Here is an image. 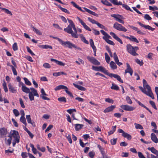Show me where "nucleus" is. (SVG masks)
Here are the masks:
<instances>
[{
    "mask_svg": "<svg viewBox=\"0 0 158 158\" xmlns=\"http://www.w3.org/2000/svg\"><path fill=\"white\" fill-rule=\"evenodd\" d=\"M22 91L27 94H29L28 96L31 101L34 100V96H36L38 98L39 97L37 91L33 87L30 89L27 87L25 85L22 87Z\"/></svg>",
    "mask_w": 158,
    "mask_h": 158,
    "instance_id": "obj_1",
    "label": "nucleus"
},
{
    "mask_svg": "<svg viewBox=\"0 0 158 158\" xmlns=\"http://www.w3.org/2000/svg\"><path fill=\"white\" fill-rule=\"evenodd\" d=\"M92 69L93 70L96 71H100L102 72L107 75H108L110 77H114L118 81L122 83L123 82V81L121 79L120 77L117 74L113 73H108V71L103 67L100 66H93Z\"/></svg>",
    "mask_w": 158,
    "mask_h": 158,
    "instance_id": "obj_2",
    "label": "nucleus"
},
{
    "mask_svg": "<svg viewBox=\"0 0 158 158\" xmlns=\"http://www.w3.org/2000/svg\"><path fill=\"white\" fill-rule=\"evenodd\" d=\"M143 87L145 89H147L148 91L147 92L146 90L144 89L142 86H139V88L143 93L151 97L152 99H154V97L153 96V94L152 92L151 87L148 84L146 81L144 79H143Z\"/></svg>",
    "mask_w": 158,
    "mask_h": 158,
    "instance_id": "obj_3",
    "label": "nucleus"
},
{
    "mask_svg": "<svg viewBox=\"0 0 158 158\" xmlns=\"http://www.w3.org/2000/svg\"><path fill=\"white\" fill-rule=\"evenodd\" d=\"M64 30L66 32L71 34L73 38H77L78 37L79 35L75 26L74 28L73 26L69 25L66 28L64 29Z\"/></svg>",
    "mask_w": 158,
    "mask_h": 158,
    "instance_id": "obj_4",
    "label": "nucleus"
},
{
    "mask_svg": "<svg viewBox=\"0 0 158 158\" xmlns=\"http://www.w3.org/2000/svg\"><path fill=\"white\" fill-rule=\"evenodd\" d=\"M127 51L128 52L133 56L138 55L136 51L139 50V48L137 46L133 47L130 44H127L126 45Z\"/></svg>",
    "mask_w": 158,
    "mask_h": 158,
    "instance_id": "obj_5",
    "label": "nucleus"
},
{
    "mask_svg": "<svg viewBox=\"0 0 158 158\" xmlns=\"http://www.w3.org/2000/svg\"><path fill=\"white\" fill-rule=\"evenodd\" d=\"M9 135L12 139H14L13 140H16V141H19V140L20 137L17 131L11 130Z\"/></svg>",
    "mask_w": 158,
    "mask_h": 158,
    "instance_id": "obj_6",
    "label": "nucleus"
},
{
    "mask_svg": "<svg viewBox=\"0 0 158 158\" xmlns=\"http://www.w3.org/2000/svg\"><path fill=\"white\" fill-rule=\"evenodd\" d=\"M113 27L119 31H121L125 32L127 31V30L121 24L117 22L114 23L113 25Z\"/></svg>",
    "mask_w": 158,
    "mask_h": 158,
    "instance_id": "obj_7",
    "label": "nucleus"
},
{
    "mask_svg": "<svg viewBox=\"0 0 158 158\" xmlns=\"http://www.w3.org/2000/svg\"><path fill=\"white\" fill-rule=\"evenodd\" d=\"M60 44L64 47H67L70 49H72L74 46V44L69 41L64 42L63 41V40H62Z\"/></svg>",
    "mask_w": 158,
    "mask_h": 158,
    "instance_id": "obj_8",
    "label": "nucleus"
},
{
    "mask_svg": "<svg viewBox=\"0 0 158 158\" xmlns=\"http://www.w3.org/2000/svg\"><path fill=\"white\" fill-rule=\"evenodd\" d=\"M87 59L91 63L96 65H99L100 63L96 58L93 57L87 56Z\"/></svg>",
    "mask_w": 158,
    "mask_h": 158,
    "instance_id": "obj_9",
    "label": "nucleus"
},
{
    "mask_svg": "<svg viewBox=\"0 0 158 158\" xmlns=\"http://www.w3.org/2000/svg\"><path fill=\"white\" fill-rule=\"evenodd\" d=\"M111 16L115 19L119 23L124 24V21L121 19H123V16L119 15L112 14L111 15Z\"/></svg>",
    "mask_w": 158,
    "mask_h": 158,
    "instance_id": "obj_10",
    "label": "nucleus"
},
{
    "mask_svg": "<svg viewBox=\"0 0 158 158\" xmlns=\"http://www.w3.org/2000/svg\"><path fill=\"white\" fill-rule=\"evenodd\" d=\"M11 63L14 65V66L12 65H9L8 64H7V65L11 67L14 75L16 76L17 75V73L15 68H17L16 64L15 62L13 60H11Z\"/></svg>",
    "mask_w": 158,
    "mask_h": 158,
    "instance_id": "obj_11",
    "label": "nucleus"
},
{
    "mask_svg": "<svg viewBox=\"0 0 158 158\" xmlns=\"http://www.w3.org/2000/svg\"><path fill=\"white\" fill-rule=\"evenodd\" d=\"M120 107L123 110L128 111H132L135 109V107L128 105H122Z\"/></svg>",
    "mask_w": 158,
    "mask_h": 158,
    "instance_id": "obj_12",
    "label": "nucleus"
},
{
    "mask_svg": "<svg viewBox=\"0 0 158 158\" xmlns=\"http://www.w3.org/2000/svg\"><path fill=\"white\" fill-rule=\"evenodd\" d=\"M7 133V129L5 127H3L0 128V137L1 138H3L4 137H6Z\"/></svg>",
    "mask_w": 158,
    "mask_h": 158,
    "instance_id": "obj_13",
    "label": "nucleus"
},
{
    "mask_svg": "<svg viewBox=\"0 0 158 158\" xmlns=\"http://www.w3.org/2000/svg\"><path fill=\"white\" fill-rule=\"evenodd\" d=\"M77 19L85 29L89 31H91L90 28L81 19L78 17H77Z\"/></svg>",
    "mask_w": 158,
    "mask_h": 158,
    "instance_id": "obj_14",
    "label": "nucleus"
},
{
    "mask_svg": "<svg viewBox=\"0 0 158 158\" xmlns=\"http://www.w3.org/2000/svg\"><path fill=\"white\" fill-rule=\"evenodd\" d=\"M126 65L127 69L125 70V74L127 73H129L130 75L131 76L133 73V70L128 63H126Z\"/></svg>",
    "mask_w": 158,
    "mask_h": 158,
    "instance_id": "obj_15",
    "label": "nucleus"
},
{
    "mask_svg": "<svg viewBox=\"0 0 158 158\" xmlns=\"http://www.w3.org/2000/svg\"><path fill=\"white\" fill-rule=\"evenodd\" d=\"M41 94L40 95V97L42 98L43 99L47 100H50V98L45 96H47V94L45 93L43 88L41 89Z\"/></svg>",
    "mask_w": 158,
    "mask_h": 158,
    "instance_id": "obj_16",
    "label": "nucleus"
},
{
    "mask_svg": "<svg viewBox=\"0 0 158 158\" xmlns=\"http://www.w3.org/2000/svg\"><path fill=\"white\" fill-rule=\"evenodd\" d=\"M137 23L141 27H143L145 29H148L152 31H153L155 29V28L152 27L149 25H145L144 24L141 23V22H138Z\"/></svg>",
    "mask_w": 158,
    "mask_h": 158,
    "instance_id": "obj_17",
    "label": "nucleus"
},
{
    "mask_svg": "<svg viewBox=\"0 0 158 158\" xmlns=\"http://www.w3.org/2000/svg\"><path fill=\"white\" fill-rule=\"evenodd\" d=\"M110 35H111L114 39L119 42L121 44H123V42L121 39L119 38L114 33L112 32H110Z\"/></svg>",
    "mask_w": 158,
    "mask_h": 158,
    "instance_id": "obj_18",
    "label": "nucleus"
},
{
    "mask_svg": "<svg viewBox=\"0 0 158 158\" xmlns=\"http://www.w3.org/2000/svg\"><path fill=\"white\" fill-rule=\"evenodd\" d=\"M125 38L131 41L135 42L137 43H139V41L136 39V38L133 35H130V37L126 36H125Z\"/></svg>",
    "mask_w": 158,
    "mask_h": 158,
    "instance_id": "obj_19",
    "label": "nucleus"
},
{
    "mask_svg": "<svg viewBox=\"0 0 158 158\" xmlns=\"http://www.w3.org/2000/svg\"><path fill=\"white\" fill-rule=\"evenodd\" d=\"M9 91L11 93H16L17 92V90L15 87H13L10 83L8 85Z\"/></svg>",
    "mask_w": 158,
    "mask_h": 158,
    "instance_id": "obj_20",
    "label": "nucleus"
},
{
    "mask_svg": "<svg viewBox=\"0 0 158 158\" xmlns=\"http://www.w3.org/2000/svg\"><path fill=\"white\" fill-rule=\"evenodd\" d=\"M116 107L115 105H111L110 106L106 108L104 110L103 112L106 113L112 111Z\"/></svg>",
    "mask_w": 158,
    "mask_h": 158,
    "instance_id": "obj_21",
    "label": "nucleus"
},
{
    "mask_svg": "<svg viewBox=\"0 0 158 158\" xmlns=\"http://www.w3.org/2000/svg\"><path fill=\"white\" fill-rule=\"evenodd\" d=\"M151 140L155 143H158V139L154 133H152L151 135Z\"/></svg>",
    "mask_w": 158,
    "mask_h": 158,
    "instance_id": "obj_22",
    "label": "nucleus"
},
{
    "mask_svg": "<svg viewBox=\"0 0 158 158\" xmlns=\"http://www.w3.org/2000/svg\"><path fill=\"white\" fill-rule=\"evenodd\" d=\"M50 60L51 61L54 62L56 64L59 65L64 66L65 64L61 61H59L56 59L51 58Z\"/></svg>",
    "mask_w": 158,
    "mask_h": 158,
    "instance_id": "obj_23",
    "label": "nucleus"
},
{
    "mask_svg": "<svg viewBox=\"0 0 158 158\" xmlns=\"http://www.w3.org/2000/svg\"><path fill=\"white\" fill-rule=\"evenodd\" d=\"M148 150L150 151L153 153L158 156V151L156 150L154 147H149L148 148Z\"/></svg>",
    "mask_w": 158,
    "mask_h": 158,
    "instance_id": "obj_24",
    "label": "nucleus"
},
{
    "mask_svg": "<svg viewBox=\"0 0 158 158\" xmlns=\"http://www.w3.org/2000/svg\"><path fill=\"white\" fill-rule=\"evenodd\" d=\"M135 101L138 103V104L140 106L143 107L145 108L147 110H148L150 114H152V112L146 106H145L142 103L140 102L138 100L136 99L135 100Z\"/></svg>",
    "mask_w": 158,
    "mask_h": 158,
    "instance_id": "obj_25",
    "label": "nucleus"
},
{
    "mask_svg": "<svg viewBox=\"0 0 158 158\" xmlns=\"http://www.w3.org/2000/svg\"><path fill=\"white\" fill-rule=\"evenodd\" d=\"M68 88L65 86L63 85H60L57 86L55 88V91H57L61 89H64L65 90L66 89Z\"/></svg>",
    "mask_w": 158,
    "mask_h": 158,
    "instance_id": "obj_26",
    "label": "nucleus"
},
{
    "mask_svg": "<svg viewBox=\"0 0 158 158\" xmlns=\"http://www.w3.org/2000/svg\"><path fill=\"white\" fill-rule=\"evenodd\" d=\"M73 85L76 88L81 91H85L86 89V88H85L84 87L82 86L77 85L74 83H73Z\"/></svg>",
    "mask_w": 158,
    "mask_h": 158,
    "instance_id": "obj_27",
    "label": "nucleus"
},
{
    "mask_svg": "<svg viewBox=\"0 0 158 158\" xmlns=\"http://www.w3.org/2000/svg\"><path fill=\"white\" fill-rule=\"evenodd\" d=\"M83 9L89 14H91V15H92L94 16H98V15L97 14H96L94 12L90 10H89L85 7H84Z\"/></svg>",
    "mask_w": 158,
    "mask_h": 158,
    "instance_id": "obj_28",
    "label": "nucleus"
},
{
    "mask_svg": "<svg viewBox=\"0 0 158 158\" xmlns=\"http://www.w3.org/2000/svg\"><path fill=\"white\" fill-rule=\"evenodd\" d=\"M75 129L76 131H78L80 130L83 127V124H75Z\"/></svg>",
    "mask_w": 158,
    "mask_h": 158,
    "instance_id": "obj_29",
    "label": "nucleus"
},
{
    "mask_svg": "<svg viewBox=\"0 0 158 158\" xmlns=\"http://www.w3.org/2000/svg\"><path fill=\"white\" fill-rule=\"evenodd\" d=\"M110 65L112 69L114 70L117 68V66L115 63L113 61H111L110 63Z\"/></svg>",
    "mask_w": 158,
    "mask_h": 158,
    "instance_id": "obj_30",
    "label": "nucleus"
},
{
    "mask_svg": "<svg viewBox=\"0 0 158 158\" xmlns=\"http://www.w3.org/2000/svg\"><path fill=\"white\" fill-rule=\"evenodd\" d=\"M31 27L33 31L35 32L37 34L39 35H42V33L39 30L35 27L32 25H31Z\"/></svg>",
    "mask_w": 158,
    "mask_h": 158,
    "instance_id": "obj_31",
    "label": "nucleus"
},
{
    "mask_svg": "<svg viewBox=\"0 0 158 158\" xmlns=\"http://www.w3.org/2000/svg\"><path fill=\"white\" fill-rule=\"evenodd\" d=\"M8 137H9V138L7 140V139L6 137L5 139V140L6 141V144L8 146H10L11 143L12 138L9 135Z\"/></svg>",
    "mask_w": 158,
    "mask_h": 158,
    "instance_id": "obj_32",
    "label": "nucleus"
},
{
    "mask_svg": "<svg viewBox=\"0 0 158 158\" xmlns=\"http://www.w3.org/2000/svg\"><path fill=\"white\" fill-rule=\"evenodd\" d=\"M100 32L104 35V36H103L102 38L106 41V39H107V37L108 35V34L106 32L102 30H100Z\"/></svg>",
    "mask_w": 158,
    "mask_h": 158,
    "instance_id": "obj_33",
    "label": "nucleus"
},
{
    "mask_svg": "<svg viewBox=\"0 0 158 158\" xmlns=\"http://www.w3.org/2000/svg\"><path fill=\"white\" fill-rule=\"evenodd\" d=\"M122 136L124 138H126L128 140H130L131 138V135L126 132H125L124 134H122Z\"/></svg>",
    "mask_w": 158,
    "mask_h": 158,
    "instance_id": "obj_34",
    "label": "nucleus"
},
{
    "mask_svg": "<svg viewBox=\"0 0 158 158\" xmlns=\"http://www.w3.org/2000/svg\"><path fill=\"white\" fill-rule=\"evenodd\" d=\"M109 1L114 5H122V2L119 1L118 2L117 0H109Z\"/></svg>",
    "mask_w": 158,
    "mask_h": 158,
    "instance_id": "obj_35",
    "label": "nucleus"
},
{
    "mask_svg": "<svg viewBox=\"0 0 158 158\" xmlns=\"http://www.w3.org/2000/svg\"><path fill=\"white\" fill-rule=\"evenodd\" d=\"M71 3L72 4L73 6L76 8L77 9L79 10H80L82 12H84L85 11L82 10L81 7H80L78 5H77L75 2H72Z\"/></svg>",
    "mask_w": 158,
    "mask_h": 158,
    "instance_id": "obj_36",
    "label": "nucleus"
},
{
    "mask_svg": "<svg viewBox=\"0 0 158 158\" xmlns=\"http://www.w3.org/2000/svg\"><path fill=\"white\" fill-rule=\"evenodd\" d=\"M39 47L42 48L43 49H48L50 48L51 49H52V46L47 45H40Z\"/></svg>",
    "mask_w": 158,
    "mask_h": 158,
    "instance_id": "obj_37",
    "label": "nucleus"
},
{
    "mask_svg": "<svg viewBox=\"0 0 158 158\" xmlns=\"http://www.w3.org/2000/svg\"><path fill=\"white\" fill-rule=\"evenodd\" d=\"M61 74H64L65 75H66V74L64 72H60L53 73V75L55 77H58V76H60Z\"/></svg>",
    "mask_w": 158,
    "mask_h": 158,
    "instance_id": "obj_38",
    "label": "nucleus"
},
{
    "mask_svg": "<svg viewBox=\"0 0 158 158\" xmlns=\"http://www.w3.org/2000/svg\"><path fill=\"white\" fill-rule=\"evenodd\" d=\"M112 85L111 87V89L116 90H118L119 89V88L117 85L114 84V83H112Z\"/></svg>",
    "mask_w": 158,
    "mask_h": 158,
    "instance_id": "obj_39",
    "label": "nucleus"
},
{
    "mask_svg": "<svg viewBox=\"0 0 158 158\" xmlns=\"http://www.w3.org/2000/svg\"><path fill=\"white\" fill-rule=\"evenodd\" d=\"M21 122L23 123L25 126H27V124L26 119L24 117H21L20 118Z\"/></svg>",
    "mask_w": 158,
    "mask_h": 158,
    "instance_id": "obj_40",
    "label": "nucleus"
},
{
    "mask_svg": "<svg viewBox=\"0 0 158 158\" xmlns=\"http://www.w3.org/2000/svg\"><path fill=\"white\" fill-rule=\"evenodd\" d=\"M101 2L103 4L107 6H112V4L111 3H110L106 0H105L104 1L102 0L101 1Z\"/></svg>",
    "mask_w": 158,
    "mask_h": 158,
    "instance_id": "obj_41",
    "label": "nucleus"
},
{
    "mask_svg": "<svg viewBox=\"0 0 158 158\" xmlns=\"http://www.w3.org/2000/svg\"><path fill=\"white\" fill-rule=\"evenodd\" d=\"M105 58L106 62L107 63H109L110 61V58L108 56V54L106 52L105 53Z\"/></svg>",
    "mask_w": 158,
    "mask_h": 158,
    "instance_id": "obj_42",
    "label": "nucleus"
},
{
    "mask_svg": "<svg viewBox=\"0 0 158 158\" xmlns=\"http://www.w3.org/2000/svg\"><path fill=\"white\" fill-rule=\"evenodd\" d=\"M2 86L5 92H7L8 91V88L7 87L6 83L5 82V81H4L3 83L2 84Z\"/></svg>",
    "mask_w": 158,
    "mask_h": 158,
    "instance_id": "obj_43",
    "label": "nucleus"
},
{
    "mask_svg": "<svg viewBox=\"0 0 158 158\" xmlns=\"http://www.w3.org/2000/svg\"><path fill=\"white\" fill-rule=\"evenodd\" d=\"M58 100L61 102H64L65 103L66 102L67 100L66 98L64 97H61L58 98Z\"/></svg>",
    "mask_w": 158,
    "mask_h": 158,
    "instance_id": "obj_44",
    "label": "nucleus"
},
{
    "mask_svg": "<svg viewBox=\"0 0 158 158\" xmlns=\"http://www.w3.org/2000/svg\"><path fill=\"white\" fill-rule=\"evenodd\" d=\"M23 79L26 84L28 85H31V82L26 77H24Z\"/></svg>",
    "mask_w": 158,
    "mask_h": 158,
    "instance_id": "obj_45",
    "label": "nucleus"
},
{
    "mask_svg": "<svg viewBox=\"0 0 158 158\" xmlns=\"http://www.w3.org/2000/svg\"><path fill=\"white\" fill-rule=\"evenodd\" d=\"M122 5L123 7L125 8L127 10H130L132 12H133V10L131 9L130 7L127 5L122 4Z\"/></svg>",
    "mask_w": 158,
    "mask_h": 158,
    "instance_id": "obj_46",
    "label": "nucleus"
},
{
    "mask_svg": "<svg viewBox=\"0 0 158 158\" xmlns=\"http://www.w3.org/2000/svg\"><path fill=\"white\" fill-rule=\"evenodd\" d=\"M13 112L15 116L17 117L19 115V111L16 109H14L13 110Z\"/></svg>",
    "mask_w": 158,
    "mask_h": 158,
    "instance_id": "obj_47",
    "label": "nucleus"
},
{
    "mask_svg": "<svg viewBox=\"0 0 158 158\" xmlns=\"http://www.w3.org/2000/svg\"><path fill=\"white\" fill-rule=\"evenodd\" d=\"M134 125L135 128L137 129H143V127L142 126L139 124L135 123L134 124Z\"/></svg>",
    "mask_w": 158,
    "mask_h": 158,
    "instance_id": "obj_48",
    "label": "nucleus"
},
{
    "mask_svg": "<svg viewBox=\"0 0 158 158\" xmlns=\"http://www.w3.org/2000/svg\"><path fill=\"white\" fill-rule=\"evenodd\" d=\"M88 20L92 24H95L97 25L98 22L96 21L95 20L91 18L90 17H88Z\"/></svg>",
    "mask_w": 158,
    "mask_h": 158,
    "instance_id": "obj_49",
    "label": "nucleus"
},
{
    "mask_svg": "<svg viewBox=\"0 0 158 158\" xmlns=\"http://www.w3.org/2000/svg\"><path fill=\"white\" fill-rule=\"evenodd\" d=\"M2 10H4V12L10 15H12L11 12L7 9L5 8H2Z\"/></svg>",
    "mask_w": 158,
    "mask_h": 158,
    "instance_id": "obj_50",
    "label": "nucleus"
},
{
    "mask_svg": "<svg viewBox=\"0 0 158 158\" xmlns=\"http://www.w3.org/2000/svg\"><path fill=\"white\" fill-rule=\"evenodd\" d=\"M135 61L136 63L139 64L140 66L142 65L143 64V62L142 60L140 61L139 59L137 58L135 60Z\"/></svg>",
    "mask_w": 158,
    "mask_h": 158,
    "instance_id": "obj_51",
    "label": "nucleus"
},
{
    "mask_svg": "<svg viewBox=\"0 0 158 158\" xmlns=\"http://www.w3.org/2000/svg\"><path fill=\"white\" fill-rule=\"evenodd\" d=\"M126 101L127 103L129 104H131L132 102L131 99L130 97L128 96H127L126 97Z\"/></svg>",
    "mask_w": 158,
    "mask_h": 158,
    "instance_id": "obj_52",
    "label": "nucleus"
},
{
    "mask_svg": "<svg viewBox=\"0 0 158 158\" xmlns=\"http://www.w3.org/2000/svg\"><path fill=\"white\" fill-rule=\"evenodd\" d=\"M12 48L14 51H17L18 50V47L16 43H15L12 45Z\"/></svg>",
    "mask_w": 158,
    "mask_h": 158,
    "instance_id": "obj_53",
    "label": "nucleus"
},
{
    "mask_svg": "<svg viewBox=\"0 0 158 158\" xmlns=\"http://www.w3.org/2000/svg\"><path fill=\"white\" fill-rule=\"evenodd\" d=\"M149 103L152 105L153 108L154 109H155L156 110H157V108L155 104L153 101H150Z\"/></svg>",
    "mask_w": 158,
    "mask_h": 158,
    "instance_id": "obj_54",
    "label": "nucleus"
},
{
    "mask_svg": "<svg viewBox=\"0 0 158 158\" xmlns=\"http://www.w3.org/2000/svg\"><path fill=\"white\" fill-rule=\"evenodd\" d=\"M117 139V138L111 139L110 140V143L111 145H114L116 144Z\"/></svg>",
    "mask_w": 158,
    "mask_h": 158,
    "instance_id": "obj_55",
    "label": "nucleus"
},
{
    "mask_svg": "<svg viewBox=\"0 0 158 158\" xmlns=\"http://www.w3.org/2000/svg\"><path fill=\"white\" fill-rule=\"evenodd\" d=\"M60 7V10L68 14H69L70 13V12L66 9L63 8L61 6Z\"/></svg>",
    "mask_w": 158,
    "mask_h": 158,
    "instance_id": "obj_56",
    "label": "nucleus"
},
{
    "mask_svg": "<svg viewBox=\"0 0 158 158\" xmlns=\"http://www.w3.org/2000/svg\"><path fill=\"white\" fill-rule=\"evenodd\" d=\"M105 101L109 103H113L114 101L112 99H110L109 98H107L105 99Z\"/></svg>",
    "mask_w": 158,
    "mask_h": 158,
    "instance_id": "obj_57",
    "label": "nucleus"
},
{
    "mask_svg": "<svg viewBox=\"0 0 158 158\" xmlns=\"http://www.w3.org/2000/svg\"><path fill=\"white\" fill-rule=\"evenodd\" d=\"M26 118L28 123H31V116L30 115H26Z\"/></svg>",
    "mask_w": 158,
    "mask_h": 158,
    "instance_id": "obj_58",
    "label": "nucleus"
},
{
    "mask_svg": "<svg viewBox=\"0 0 158 158\" xmlns=\"http://www.w3.org/2000/svg\"><path fill=\"white\" fill-rule=\"evenodd\" d=\"M97 147L100 150L101 153L105 152V151L104 150V149L100 145L98 144L97 146Z\"/></svg>",
    "mask_w": 158,
    "mask_h": 158,
    "instance_id": "obj_59",
    "label": "nucleus"
},
{
    "mask_svg": "<svg viewBox=\"0 0 158 158\" xmlns=\"http://www.w3.org/2000/svg\"><path fill=\"white\" fill-rule=\"evenodd\" d=\"M27 49V52H29L32 56H34L35 55V54L32 52L30 48L28 46L26 47Z\"/></svg>",
    "mask_w": 158,
    "mask_h": 158,
    "instance_id": "obj_60",
    "label": "nucleus"
},
{
    "mask_svg": "<svg viewBox=\"0 0 158 158\" xmlns=\"http://www.w3.org/2000/svg\"><path fill=\"white\" fill-rule=\"evenodd\" d=\"M67 19L69 23V25H71V26H73V27L75 28V25L74 24L73 21L72 20L69 19Z\"/></svg>",
    "mask_w": 158,
    "mask_h": 158,
    "instance_id": "obj_61",
    "label": "nucleus"
},
{
    "mask_svg": "<svg viewBox=\"0 0 158 158\" xmlns=\"http://www.w3.org/2000/svg\"><path fill=\"white\" fill-rule=\"evenodd\" d=\"M144 18L147 20H150L152 19V18L148 14H145L144 16Z\"/></svg>",
    "mask_w": 158,
    "mask_h": 158,
    "instance_id": "obj_62",
    "label": "nucleus"
},
{
    "mask_svg": "<svg viewBox=\"0 0 158 158\" xmlns=\"http://www.w3.org/2000/svg\"><path fill=\"white\" fill-rule=\"evenodd\" d=\"M19 101L20 104V105L22 108H24L25 107V106L24 105L22 99L21 98H19Z\"/></svg>",
    "mask_w": 158,
    "mask_h": 158,
    "instance_id": "obj_63",
    "label": "nucleus"
},
{
    "mask_svg": "<svg viewBox=\"0 0 158 158\" xmlns=\"http://www.w3.org/2000/svg\"><path fill=\"white\" fill-rule=\"evenodd\" d=\"M106 41L108 44L112 45L113 46L115 45L113 41H112L109 40V39H106Z\"/></svg>",
    "mask_w": 158,
    "mask_h": 158,
    "instance_id": "obj_64",
    "label": "nucleus"
}]
</instances>
